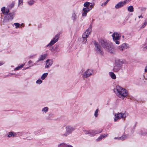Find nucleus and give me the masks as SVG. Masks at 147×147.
Segmentation results:
<instances>
[{
	"label": "nucleus",
	"instance_id": "1",
	"mask_svg": "<svg viewBox=\"0 0 147 147\" xmlns=\"http://www.w3.org/2000/svg\"><path fill=\"white\" fill-rule=\"evenodd\" d=\"M94 44L96 51L98 53H102V51L101 46L106 48L107 51L109 53H113L115 52V50L112 44L107 43L105 41L101 40L98 43L95 42Z\"/></svg>",
	"mask_w": 147,
	"mask_h": 147
},
{
	"label": "nucleus",
	"instance_id": "2",
	"mask_svg": "<svg viewBox=\"0 0 147 147\" xmlns=\"http://www.w3.org/2000/svg\"><path fill=\"white\" fill-rule=\"evenodd\" d=\"M75 129L74 127L70 125L63 126L61 128V132L63 137H67Z\"/></svg>",
	"mask_w": 147,
	"mask_h": 147
},
{
	"label": "nucleus",
	"instance_id": "3",
	"mask_svg": "<svg viewBox=\"0 0 147 147\" xmlns=\"http://www.w3.org/2000/svg\"><path fill=\"white\" fill-rule=\"evenodd\" d=\"M114 91L119 97L122 98H124L128 94L127 91L119 86H116Z\"/></svg>",
	"mask_w": 147,
	"mask_h": 147
},
{
	"label": "nucleus",
	"instance_id": "4",
	"mask_svg": "<svg viewBox=\"0 0 147 147\" xmlns=\"http://www.w3.org/2000/svg\"><path fill=\"white\" fill-rule=\"evenodd\" d=\"M94 3H90L88 2H85L84 4V6L85 7L82 9V15L83 16H86L88 12L91 10L94 6Z\"/></svg>",
	"mask_w": 147,
	"mask_h": 147
},
{
	"label": "nucleus",
	"instance_id": "5",
	"mask_svg": "<svg viewBox=\"0 0 147 147\" xmlns=\"http://www.w3.org/2000/svg\"><path fill=\"white\" fill-rule=\"evenodd\" d=\"M112 37L114 42L116 44L119 45L120 43L119 40H120L121 35L120 34L117 32H114L112 35Z\"/></svg>",
	"mask_w": 147,
	"mask_h": 147
},
{
	"label": "nucleus",
	"instance_id": "6",
	"mask_svg": "<svg viewBox=\"0 0 147 147\" xmlns=\"http://www.w3.org/2000/svg\"><path fill=\"white\" fill-rule=\"evenodd\" d=\"M115 117L114 119V121L116 122L117 120L121 119H125L126 117V114L125 113H116L114 115Z\"/></svg>",
	"mask_w": 147,
	"mask_h": 147
},
{
	"label": "nucleus",
	"instance_id": "7",
	"mask_svg": "<svg viewBox=\"0 0 147 147\" xmlns=\"http://www.w3.org/2000/svg\"><path fill=\"white\" fill-rule=\"evenodd\" d=\"M59 38V35L57 34L55 35L54 38L51 40L50 42L47 45V47L51 46L56 43L58 40Z\"/></svg>",
	"mask_w": 147,
	"mask_h": 147
},
{
	"label": "nucleus",
	"instance_id": "8",
	"mask_svg": "<svg viewBox=\"0 0 147 147\" xmlns=\"http://www.w3.org/2000/svg\"><path fill=\"white\" fill-rule=\"evenodd\" d=\"M93 73L92 70L88 69L84 72L83 76L84 78H87L90 76Z\"/></svg>",
	"mask_w": 147,
	"mask_h": 147
},
{
	"label": "nucleus",
	"instance_id": "9",
	"mask_svg": "<svg viewBox=\"0 0 147 147\" xmlns=\"http://www.w3.org/2000/svg\"><path fill=\"white\" fill-rule=\"evenodd\" d=\"M13 13H9L5 17L4 21L5 22H7L12 20L13 19Z\"/></svg>",
	"mask_w": 147,
	"mask_h": 147
},
{
	"label": "nucleus",
	"instance_id": "10",
	"mask_svg": "<svg viewBox=\"0 0 147 147\" xmlns=\"http://www.w3.org/2000/svg\"><path fill=\"white\" fill-rule=\"evenodd\" d=\"M102 130L100 131H98L97 130H91L86 131V132L87 134H89L91 136H94L96 134L101 133L102 132Z\"/></svg>",
	"mask_w": 147,
	"mask_h": 147
},
{
	"label": "nucleus",
	"instance_id": "11",
	"mask_svg": "<svg viewBox=\"0 0 147 147\" xmlns=\"http://www.w3.org/2000/svg\"><path fill=\"white\" fill-rule=\"evenodd\" d=\"M91 31V30L90 28H88L87 29L82 35V38H87L90 34Z\"/></svg>",
	"mask_w": 147,
	"mask_h": 147
},
{
	"label": "nucleus",
	"instance_id": "12",
	"mask_svg": "<svg viewBox=\"0 0 147 147\" xmlns=\"http://www.w3.org/2000/svg\"><path fill=\"white\" fill-rule=\"evenodd\" d=\"M126 4V1L120 2L117 3L115 6L116 9H118L123 7Z\"/></svg>",
	"mask_w": 147,
	"mask_h": 147
},
{
	"label": "nucleus",
	"instance_id": "13",
	"mask_svg": "<svg viewBox=\"0 0 147 147\" xmlns=\"http://www.w3.org/2000/svg\"><path fill=\"white\" fill-rule=\"evenodd\" d=\"M78 18L77 16V13L75 11H73L71 17V20H72L73 22H76L77 21Z\"/></svg>",
	"mask_w": 147,
	"mask_h": 147
},
{
	"label": "nucleus",
	"instance_id": "14",
	"mask_svg": "<svg viewBox=\"0 0 147 147\" xmlns=\"http://www.w3.org/2000/svg\"><path fill=\"white\" fill-rule=\"evenodd\" d=\"M128 47V46L126 43H123L121 46H119L118 49V50L121 51H122L125 49H127Z\"/></svg>",
	"mask_w": 147,
	"mask_h": 147
},
{
	"label": "nucleus",
	"instance_id": "15",
	"mask_svg": "<svg viewBox=\"0 0 147 147\" xmlns=\"http://www.w3.org/2000/svg\"><path fill=\"white\" fill-rule=\"evenodd\" d=\"M47 54H44L40 56L38 60L36 61V63H34V65H36V63L40 61L43 60L47 57Z\"/></svg>",
	"mask_w": 147,
	"mask_h": 147
},
{
	"label": "nucleus",
	"instance_id": "16",
	"mask_svg": "<svg viewBox=\"0 0 147 147\" xmlns=\"http://www.w3.org/2000/svg\"><path fill=\"white\" fill-rule=\"evenodd\" d=\"M46 63L45 66L46 68H48L51 66L53 63V61L51 59H48L46 61Z\"/></svg>",
	"mask_w": 147,
	"mask_h": 147
},
{
	"label": "nucleus",
	"instance_id": "17",
	"mask_svg": "<svg viewBox=\"0 0 147 147\" xmlns=\"http://www.w3.org/2000/svg\"><path fill=\"white\" fill-rule=\"evenodd\" d=\"M123 63V62L119 59H117L115 60V65L122 66Z\"/></svg>",
	"mask_w": 147,
	"mask_h": 147
},
{
	"label": "nucleus",
	"instance_id": "18",
	"mask_svg": "<svg viewBox=\"0 0 147 147\" xmlns=\"http://www.w3.org/2000/svg\"><path fill=\"white\" fill-rule=\"evenodd\" d=\"M121 68V66L115 65L113 69V70L115 72H117Z\"/></svg>",
	"mask_w": 147,
	"mask_h": 147
},
{
	"label": "nucleus",
	"instance_id": "19",
	"mask_svg": "<svg viewBox=\"0 0 147 147\" xmlns=\"http://www.w3.org/2000/svg\"><path fill=\"white\" fill-rule=\"evenodd\" d=\"M108 136V134H104L102 135H101L100 136H99L96 140L97 141H100L102 140V139L104 138H105L107 137Z\"/></svg>",
	"mask_w": 147,
	"mask_h": 147
},
{
	"label": "nucleus",
	"instance_id": "20",
	"mask_svg": "<svg viewBox=\"0 0 147 147\" xmlns=\"http://www.w3.org/2000/svg\"><path fill=\"white\" fill-rule=\"evenodd\" d=\"M14 136H16V133L10 132L8 133V137L9 138Z\"/></svg>",
	"mask_w": 147,
	"mask_h": 147
},
{
	"label": "nucleus",
	"instance_id": "21",
	"mask_svg": "<svg viewBox=\"0 0 147 147\" xmlns=\"http://www.w3.org/2000/svg\"><path fill=\"white\" fill-rule=\"evenodd\" d=\"M69 145L65 143H62L58 145V147H68Z\"/></svg>",
	"mask_w": 147,
	"mask_h": 147
},
{
	"label": "nucleus",
	"instance_id": "22",
	"mask_svg": "<svg viewBox=\"0 0 147 147\" xmlns=\"http://www.w3.org/2000/svg\"><path fill=\"white\" fill-rule=\"evenodd\" d=\"M109 74L112 79H115L116 78V76L113 72H110L109 73Z\"/></svg>",
	"mask_w": 147,
	"mask_h": 147
},
{
	"label": "nucleus",
	"instance_id": "23",
	"mask_svg": "<svg viewBox=\"0 0 147 147\" xmlns=\"http://www.w3.org/2000/svg\"><path fill=\"white\" fill-rule=\"evenodd\" d=\"M49 108L48 107H46L43 108L42 110V114L46 113L48 111Z\"/></svg>",
	"mask_w": 147,
	"mask_h": 147
},
{
	"label": "nucleus",
	"instance_id": "24",
	"mask_svg": "<svg viewBox=\"0 0 147 147\" xmlns=\"http://www.w3.org/2000/svg\"><path fill=\"white\" fill-rule=\"evenodd\" d=\"M127 10L130 12H133L134 10L133 7L132 6H130L127 8Z\"/></svg>",
	"mask_w": 147,
	"mask_h": 147
},
{
	"label": "nucleus",
	"instance_id": "25",
	"mask_svg": "<svg viewBox=\"0 0 147 147\" xmlns=\"http://www.w3.org/2000/svg\"><path fill=\"white\" fill-rule=\"evenodd\" d=\"M28 4L29 5H31L35 3V1L34 0H29L27 2Z\"/></svg>",
	"mask_w": 147,
	"mask_h": 147
},
{
	"label": "nucleus",
	"instance_id": "26",
	"mask_svg": "<svg viewBox=\"0 0 147 147\" xmlns=\"http://www.w3.org/2000/svg\"><path fill=\"white\" fill-rule=\"evenodd\" d=\"M25 64H23L21 65L20 66H18L16 68H15L14 69V70H19L20 69H21L22 67H23L24 66Z\"/></svg>",
	"mask_w": 147,
	"mask_h": 147
},
{
	"label": "nucleus",
	"instance_id": "27",
	"mask_svg": "<svg viewBox=\"0 0 147 147\" xmlns=\"http://www.w3.org/2000/svg\"><path fill=\"white\" fill-rule=\"evenodd\" d=\"M48 75L47 73H45L43 74L41 77V78L42 80H44L47 76Z\"/></svg>",
	"mask_w": 147,
	"mask_h": 147
},
{
	"label": "nucleus",
	"instance_id": "28",
	"mask_svg": "<svg viewBox=\"0 0 147 147\" xmlns=\"http://www.w3.org/2000/svg\"><path fill=\"white\" fill-rule=\"evenodd\" d=\"M127 138V136H122L118 138V140H123Z\"/></svg>",
	"mask_w": 147,
	"mask_h": 147
},
{
	"label": "nucleus",
	"instance_id": "29",
	"mask_svg": "<svg viewBox=\"0 0 147 147\" xmlns=\"http://www.w3.org/2000/svg\"><path fill=\"white\" fill-rule=\"evenodd\" d=\"M147 21H145L144 23L142 24V26L141 27V28H144L147 25Z\"/></svg>",
	"mask_w": 147,
	"mask_h": 147
},
{
	"label": "nucleus",
	"instance_id": "30",
	"mask_svg": "<svg viewBox=\"0 0 147 147\" xmlns=\"http://www.w3.org/2000/svg\"><path fill=\"white\" fill-rule=\"evenodd\" d=\"M98 109H97L95 112L94 115L96 117H97L98 116Z\"/></svg>",
	"mask_w": 147,
	"mask_h": 147
},
{
	"label": "nucleus",
	"instance_id": "31",
	"mask_svg": "<svg viewBox=\"0 0 147 147\" xmlns=\"http://www.w3.org/2000/svg\"><path fill=\"white\" fill-rule=\"evenodd\" d=\"M14 25L16 26V28H17L19 27L20 26V24L18 23H14Z\"/></svg>",
	"mask_w": 147,
	"mask_h": 147
},
{
	"label": "nucleus",
	"instance_id": "32",
	"mask_svg": "<svg viewBox=\"0 0 147 147\" xmlns=\"http://www.w3.org/2000/svg\"><path fill=\"white\" fill-rule=\"evenodd\" d=\"M5 7H3L1 9V11L3 14H5Z\"/></svg>",
	"mask_w": 147,
	"mask_h": 147
},
{
	"label": "nucleus",
	"instance_id": "33",
	"mask_svg": "<svg viewBox=\"0 0 147 147\" xmlns=\"http://www.w3.org/2000/svg\"><path fill=\"white\" fill-rule=\"evenodd\" d=\"M42 82V81L40 80H38L36 82V83L38 84H41Z\"/></svg>",
	"mask_w": 147,
	"mask_h": 147
},
{
	"label": "nucleus",
	"instance_id": "34",
	"mask_svg": "<svg viewBox=\"0 0 147 147\" xmlns=\"http://www.w3.org/2000/svg\"><path fill=\"white\" fill-rule=\"evenodd\" d=\"M87 38H83V40L82 41L83 43L85 44L86 43V41L87 40Z\"/></svg>",
	"mask_w": 147,
	"mask_h": 147
},
{
	"label": "nucleus",
	"instance_id": "35",
	"mask_svg": "<svg viewBox=\"0 0 147 147\" xmlns=\"http://www.w3.org/2000/svg\"><path fill=\"white\" fill-rule=\"evenodd\" d=\"M108 1L109 0H107L104 3H102L101 4V6H105L106 5Z\"/></svg>",
	"mask_w": 147,
	"mask_h": 147
},
{
	"label": "nucleus",
	"instance_id": "36",
	"mask_svg": "<svg viewBox=\"0 0 147 147\" xmlns=\"http://www.w3.org/2000/svg\"><path fill=\"white\" fill-rule=\"evenodd\" d=\"M9 9H7L5 10V14L7 15L9 14L8 13H9Z\"/></svg>",
	"mask_w": 147,
	"mask_h": 147
},
{
	"label": "nucleus",
	"instance_id": "37",
	"mask_svg": "<svg viewBox=\"0 0 147 147\" xmlns=\"http://www.w3.org/2000/svg\"><path fill=\"white\" fill-rule=\"evenodd\" d=\"M23 3V0H19L18 5H21Z\"/></svg>",
	"mask_w": 147,
	"mask_h": 147
},
{
	"label": "nucleus",
	"instance_id": "38",
	"mask_svg": "<svg viewBox=\"0 0 147 147\" xmlns=\"http://www.w3.org/2000/svg\"><path fill=\"white\" fill-rule=\"evenodd\" d=\"M53 115L52 114H49L47 117V119H51V117Z\"/></svg>",
	"mask_w": 147,
	"mask_h": 147
},
{
	"label": "nucleus",
	"instance_id": "39",
	"mask_svg": "<svg viewBox=\"0 0 147 147\" xmlns=\"http://www.w3.org/2000/svg\"><path fill=\"white\" fill-rule=\"evenodd\" d=\"M4 62H0V66L4 64Z\"/></svg>",
	"mask_w": 147,
	"mask_h": 147
},
{
	"label": "nucleus",
	"instance_id": "40",
	"mask_svg": "<svg viewBox=\"0 0 147 147\" xmlns=\"http://www.w3.org/2000/svg\"><path fill=\"white\" fill-rule=\"evenodd\" d=\"M144 71L145 72H147V66H146L144 69Z\"/></svg>",
	"mask_w": 147,
	"mask_h": 147
},
{
	"label": "nucleus",
	"instance_id": "41",
	"mask_svg": "<svg viewBox=\"0 0 147 147\" xmlns=\"http://www.w3.org/2000/svg\"><path fill=\"white\" fill-rule=\"evenodd\" d=\"M32 61H30L28 62V63L29 64H30V63H32Z\"/></svg>",
	"mask_w": 147,
	"mask_h": 147
},
{
	"label": "nucleus",
	"instance_id": "42",
	"mask_svg": "<svg viewBox=\"0 0 147 147\" xmlns=\"http://www.w3.org/2000/svg\"><path fill=\"white\" fill-rule=\"evenodd\" d=\"M143 18V17L141 16H138L139 18Z\"/></svg>",
	"mask_w": 147,
	"mask_h": 147
},
{
	"label": "nucleus",
	"instance_id": "43",
	"mask_svg": "<svg viewBox=\"0 0 147 147\" xmlns=\"http://www.w3.org/2000/svg\"><path fill=\"white\" fill-rule=\"evenodd\" d=\"M118 138H117V137H115L114 138V139H118Z\"/></svg>",
	"mask_w": 147,
	"mask_h": 147
},
{
	"label": "nucleus",
	"instance_id": "44",
	"mask_svg": "<svg viewBox=\"0 0 147 147\" xmlns=\"http://www.w3.org/2000/svg\"><path fill=\"white\" fill-rule=\"evenodd\" d=\"M141 134L142 135H144V134H144V133H141Z\"/></svg>",
	"mask_w": 147,
	"mask_h": 147
},
{
	"label": "nucleus",
	"instance_id": "45",
	"mask_svg": "<svg viewBox=\"0 0 147 147\" xmlns=\"http://www.w3.org/2000/svg\"><path fill=\"white\" fill-rule=\"evenodd\" d=\"M68 147H73L72 146H71V145H69V146Z\"/></svg>",
	"mask_w": 147,
	"mask_h": 147
},
{
	"label": "nucleus",
	"instance_id": "46",
	"mask_svg": "<svg viewBox=\"0 0 147 147\" xmlns=\"http://www.w3.org/2000/svg\"><path fill=\"white\" fill-rule=\"evenodd\" d=\"M29 67H27V68H26V69H28Z\"/></svg>",
	"mask_w": 147,
	"mask_h": 147
},
{
	"label": "nucleus",
	"instance_id": "47",
	"mask_svg": "<svg viewBox=\"0 0 147 147\" xmlns=\"http://www.w3.org/2000/svg\"><path fill=\"white\" fill-rule=\"evenodd\" d=\"M122 37H123V38H124V36H122Z\"/></svg>",
	"mask_w": 147,
	"mask_h": 147
},
{
	"label": "nucleus",
	"instance_id": "48",
	"mask_svg": "<svg viewBox=\"0 0 147 147\" xmlns=\"http://www.w3.org/2000/svg\"><path fill=\"white\" fill-rule=\"evenodd\" d=\"M146 48H147V46L146 47Z\"/></svg>",
	"mask_w": 147,
	"mask_h": 147
},
{
	"label": "nucleus",
	"instance_id": "49",
	"mask_svg": "<svg viewBox=\"0 0 147 147\" xmlns=\"http://www.w3.org/2000/svg\"><path fill=\"white\" fill-rule=\"evenodd\" d=\"M110 0H109V1Z\"/></svg>",
	"mask_w": 147,
	"mask_h": 147
}]
</instances>
